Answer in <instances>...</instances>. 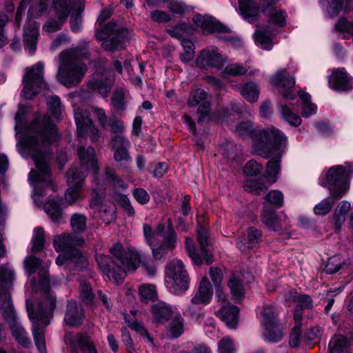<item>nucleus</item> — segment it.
I'll use <instances>...</instances> for the list:
<instances>
[{"label": "nucleus", "instance_id": "nucleus-1", "mask_svg": "<svg viewBox=\"0 0 353 353\" xmlns=\"http://www.w3.org/2000/svg\"><path fill=\"white\" fill-rule=\"evenodd\" d=\"M57 137L55 125L50 117L46 115L41 121L36 119L30 124L21 141V148L19 149L21 155L24 157L30 156L37 170L30 172L29 179L34 189L32 198L38 206L43 204L40 199L48 188L55 191L48 163L50 154L48 148Z\"/></svg>", "mask_w": 353, "mask_h": 353}, {"label": "nucleus", "instance_id": "nucleus-2", "mask_svg": "<svg viewBox=\"0 0 353 353\" xmlns=\"http://www.w3.org/2000/svg\"><path fill=\"white\" fill-rule=\"evenodd\" d=\"M109 252L115 260L101 254L96 255V260L103 273L110 280L116 283L123 281L126 272L136 270L141 262V256L139 253L125 248L120 242L114 243L110 248Z\"/></svg>", "mask_w": 353, "mask_h": 353}, {"label": "nucleus", "instance_id": "nucleus-3", "mask_svg": "<svg viewBox=\"0 0 353 353\" xmlns=\"http://www.w3.org/2000/svg\"><path fill=\"white\" fill-rule=\"evenodd\" d=\"M56 306V297L49 288L40 292L35 307L32 301L26 300V310L32 323V335L41 353L46 352L44 329L50 324Z\"/></svg>", "mask_w": 353, "mask_h": 353}, {"label": "nucleus", "instance_id": "nucleus-4", "mask_svg": "<svg viewBox=\"0 0 353 353\" xmlns=\"http://www.w3.org/2000/svg\"><path fill=\"white\" fill-rule=\"evenodd\" d=\"M88 47V42L81 40L76 47L59 54L57 77L60 83L67 88H72L81 81L87 70V67L81 59H89Z\"/></svg>", "mask_w": 353, "mask_h": 353}, {"label": "nucleus", "instance_id": "nucleus-5", "mask_svg": "<svg viewBox=\"0 0 353 353\" xmlns=\"http://www.w3.org/2000/svg\"><path fill=\"white\" fill-rule=\"evenodd\" d=\"M78 156L81 163V170H79L77 167H72L66 174L68 188L65 193V199L69 205H72L79 199L84 197L81 194V189L86 172H93L92 176L95 174H102V173H99V167L92 147H88L87 149L83 146L79 147Z\"/></svg>", "mask_w": 353, "mask_h": 353}, {"label": "nucleus", "instance_id": "nucleus-6", "mask_svg": "<svg viewBox=\"0 0 353 353\" xmlns=\"http://www.w3.org/2000/svg\"><path fill=\"white\" fill-rule=\"evenodd\" d=\"M235 132L241 137L250 136L254 140L256 152L266 158L271 155L272 148L280 150L285 148L288 142L287 137L281 130L272 127L256 133L252 123L249 121L239 123Z\"/></svg>", "mask_w": 353, "mask_h": 353}, {"label": "nucleus", "instance_id": "nucleus-7", "mask_svg": "<svg viewBox=\"0 0 353 353\" xmlns=\"http://www.w3.org/2000/svg\"><path fill=\"white\" fill-rule=\"evenodd\" d=\"M91 188L96 196L99 197L109 192L112 197L118 200L130 216L134 215V210L128 197L119 192L125 191L128 185L112 169L106 168L102 174H95L92 176Z\"/></svg>", "mask_w": 353, "mask_h": 353}, {"label": "nucleus", "instance_id": "nucleus-8", "mask_svg": "<svg viewBox=\"0 0 353 353\" xmlns=\"http://www.w3.org/2000/svg\"><path fill=\"white\" fill-rule=\"evenodd\" d=\"M143 231L145 241L151 248L155 259H161L177 245V235L170 219L168 220L167 226L163 223H159L153 229L151 225L145 224Z\"/></svg>", "mask_w": 353, "mask_h": 353}, {"label": "nucleus", "instance_id": "nucleus-9", "mask_svg": "<svg viewBox=\"0 0 353 353\" xmlns=\"http://www.w3.org/2000/svg\"><path fill=\"white\" fill-rule=\"evenodd\" d=\"M83 243L82 237L73 233L55 236L53 239L55 250L57 252H65L56 259L57 265H65L68 267L74 265L77 268H85L88 265L87 257L75 248V246L81 245Z\"/></svg>", "mask_w": 353, "mask_h": 353}, {"label": "nucleus", "instance_id": "nucleus-10", "mask_svg": "<svg viewBox=\"0 0 353 353\" xmlns=\"http://www.w3.org/2000/svg\"><path fill=\"white\" fill-rule=\"evenodd\" d=\"M279 0H263L260 6L254 0H239L241 15L250 23L257 19L259 11L269 16V21L283 27L286 24L285 12L273 6Z\"/></svg>", "mask_w": 353, "mask_h": 353}, {"label": "nucleus", "instance_id": "nucleus-11", "mask_svg": "<svg viewBox=\"0 0 353 353\" xmlns=\"http://www.w3.org/2000/svg\"><path fill=\"white\" fill-rule=\"evenodd\" d=\"M352 174L353 168L349 163H345V165H334L328 170L325 178L319 179V184L327 187L335 199H340L347 191V181Z\"/></svg>", "mask_w": 353, "mask_h": 353}, {"label": "nucleus", "instance_id": "nucleus-12", "mask_svg": "<svg viewBox=\"0 0 353 353\" xmlns=\"http://www.w3.org/2000/svg\"><path fill=\"white\" fill-rule=\"evenodd\" d=\"M129 35L127 29L112 21L99 28L95 34L97 40L103 41L102 47L108 51L123 49Z\"/></svg>", "mask_w": 353, "mask_h": 353}, {"label": "nucleus", "instance_id": "nucleus-13", "mask_svg": "<svg viewBox=\"0 0 353 353\" xmlns=\"http://www.w3.org/2000/svg\"><path fill=\"white\" fill-rule=\"evenodd\" d=\"M165 283L168 291L174 294H181L188 290V277L181 261H173L169 264Z\"/></svg>", "mask_w": 353, "mask_h": 353}, {"label": "nucleus", "instance_id": "nucleus-14", "mask_svg": "<svg viewBox=\"0 0 353 353\" xmlns=\"http://www.w3.org/2000/svg\"><path fill=\"white\" fill-rule=\"evenodd\" d=\"M44 82V65L38 62L26 69L23 78V96L28 99H32L37 94Z\"/></svg>", "mask_w": 353, "mask_h": 353}, {"label": "nucleus", "instance_id": "nucleus-15", "mask_svg": "<svg viewBox=\"0 0 353 353\" xmlns=\"http://www.w3.org/2000/svg\"><path fill=\"white\" fill-rule=\"evenodd\" d=\"M90 113L86 110L79 107L74 108V117L77 128V134L80 138L90 137L92 141L100 137L98 128L90 119Z\"/></svg>", "mask_w": 353, "mask_h": 353}, {"label": "nucleus", "instance_id": "nucleus-16", "mask_svg": "<svg viewBox=\"0 0 353 353\" xmlns=\"http://www.w3.org/2000/svg\"><path fill=\"white\" fill-rule=\"evenodd\" d=\"M212 294L213 290L209 280L206 277H203L201 281L198 292L191 299L193 305L188 307V311L192 319L199 321L203 317V312L202 311L196 312L194 305L208 304Z\"/></svg>", "mask_w": 353, "mask_h": 353}, {"label": "nucleus", "instance_id": "nucleus-17", "mask_svg": "<svg viewBox=\"0 0 353 353\" xmlns=\"http://www.w3.org/2000/svg\"><path fill=\"white\" fill-rule=\"evenodd\" d=\"M270 83L281 89V93L287 100H294L296 94L292 92L295 85V79L288 75L286 69H279L270 78Z\"/></svg>", "mask_w": 353, "mask_h": 353}, {"label": "nucleus", "instance_id": "nucleus-18", "mask_svg": "<svg viewBox=\"0 0 353 353\" xmlns=\"http://www.w3.org/2000/svg\"><path fill=\"white\" fill-rule=\"evenodd\" d=\"M218 301L221 302V307L216 312V315L228 325L230 328H236L238 323V316L239 310L236 305L226 303L225 296L221 294L219 290L216 292Z\"/></svg>", "mask_w": 353, "mask_h": 353}, {"label": "nucleus", "instance_id": "nucleus-19", "mask_svg": "<svg viewBox=\"0 0 353 353\" xmlns=\"http://www.w3.org/2000/svg\"><path fill=\"white\" fill-rule=\"evenodd\" d=\"M112 82L113 78L110 72L99 68L95 72L93 80L88 82V86L90 90L106 97L110 92Z\"/></svg>", "mask_w": 353, "mask_h": 353}, {"label": "nucleus", "instance_id": "nucleus-20", "mask_svg": "<svg viewBox=\"0 0 353 353\" xmlns=\"http://www.w3.org/2000/svg\"><path fill=\"white\" fill-rule=\"evenodd\" d=\"M328 85L334 90L347 92L353 89V78L345 68H337L329 76Z\"/></svg>", "mask_w": 353, "mask_h": 353}, {"label": "nucleus", "instance_id": "nucleus-21", "mask_svg": "<svg viewBox=\"0 0 353 353\" xmlns=\"http://www.w3.org/2000/svg\"><path fill=\"white\" fill-rule=\"evenodd\" d=\"M94 112L101 126L105 130H109L116 135H123L125 130L123 122L116 116L112 115L108 117L104 110L94 107Z\"/></svg>", "mask_w": 353, "mask_h": 353}, {"label": "nucleus", "instance_id": "nucleus-22", "mask_svg": "<svg viewBox=\"0 0 353 353\" xmlns=\"http://www.w3.org/2000/svg\"><path fill=\"white\" fill-rule=\"evenodd\" d=\"M54 6L58 19L50 20L46 23L43 30L48 33L59 30L69 14V8L66 6V2L61 0H54Z\"/></svg>", "mask_w": 353, "mask_h": 353}, {"label": "nucleus", "instance_id": "nucleus-23", "mask_svg": "<svg viewBox=\"0 0 353 353\" xmlns=\"http://www.w3.org/2000/svg\"><path fill=\"white\" fill-rule=\"evenodd\" d=\"M225 61V59L217 50H205L200 53L196 60V63L201 68H214L220 70Z\"/></svg>", "mask_w": 353, "mask_h": 353}, {"label": "nucleus", "instance_id": "nucleus-24", "mask_svg": "<svg viewBox=\"0 0 353 353\" xmlns=\"http://www.w3.org/2000/svg\"><path fill=\"white\" fill-rule=\"evenodd\" d=\"M130 141L123 135H114L111 138V148L114 151V159L117 162L131 161L128 149Z\"/></svg>", "mask_w": 353, "mask_h": 353}, {"label": "nucleus", "instance_id": "nucleus-25", "mask_svg": "<svg viewBox=\"0 0 353 353\" xmlns=\"http://www.w3.org/2000/svg\"><path fill=\"white\" fill-rule=\"evenodd\" d=\"M193 21L202 29L203 34H204L215 32H224L227 31V28L210 16L196 14L193 18Z\"/></svg>", "mask_w": 353, "mask_h": 353}, {"label": "nucleus", "instance_id": "nucleus-26", "mask_svg": "<svg viewBox=\"0 0 353 353\" xmlns=\"http://www.w3.org/2000/svg\"><path fill=\"white\" fill-rule=\"evenodd\" d=\"M84 312L81 305L75 301L68 302L64 317L65 323L70 326H77L82 323Z\"/></svg>", "mask_w": 353, "mask_h": 353}, {"label": "nucleus", "instance_id": "nucleus-27", "mask_svg": "<svg viewBox=\"0 0 353 353\" xmlns=\"http://www.w3.org/2000/svg\"><path fill=\"white\" fill-rule=\"evenodd\" d=\"M38 35L37 24L30 20L24 27L23 41L25 48L32 54L34 53L37 49Z\"/></svg>", "mask_w": 353, "mask_h": 353}, {"label": "nucleus", "instance_id": "nucleus-28", "mask_svg": "<svg viewBox=\"0 0 353 353\" xmlns=\"http://www.w3.org/2000/svg\"><path fill=\"white\" fill-rule=\"evenodd\" d=\"M196 233L202 256L208 265L211 264L213 262V256L208 240V232L205 227L199 225L197 227Z\"/></svg>", "mask_w": 353, "mask_h": 353}, {"label": "nucleus", "instance_id": "nucleus-29", "mask_svg": "<svg viewBox=\"0 0 353 353\" xmlns=\"http://www.w3.org/2000/svg\"><path fill=\"white\" fill-rule=\"evenodd\" d=\"M261 238V232L256 228H250L248 229V233L238 241L237 247L241 252H246L249 250L256 248Z\"/></svg>", "mask_w": 353, "mask_h": 353}, {"label": "nucleus", "instance_id": "nucleus-30", "mask_svg": "<svg viewBox=\"0 0 353 353\" xmlns=\"http://www.w3.org/2000/svg\"><path fill=\"white\" fill-rule=\"evenodd\" d=\"M69 12H71L70 28L72 32H78L81 30V14L84 10V3L82 0H74L71 4H68Z\"/></svg>", "mask_w": 353, "mask_h": 353}, {"label": "nucleus", "instance_id": "nucleus-31", "mask_svg": "<svg viewBox=\"0 0 353 353\" xmlns=\"http://www.w3.org/2000/svg\"><path fill=\"white\" fill-rule=\"evenodd\" d=\"M0 312L8 324L17 321V316L11 302L10 294L6 292L0 293Z\"/></svg>", "mask_w": 353, "mask_h": 353}, {"label": "nucleus", "instance_id": "nucleus-32", "mask_svg": "<svg viewBox=\"0 0 353 353\" xmlns=\"http://www.w3.org/2000/svg\"><path fill=\"white\" fill-rule=\"evenodd\" d=\"M16 274L12 265L9 263L3 264L0 267V290L8 291L13 287Z\"/></svg>", "mask_w": 353, "mask_h": 353}, {"label": "nucleus", "instance_id": "nucleus-33", "mask_svg": "<svg viewBox=\"0 0 353 353\" xmlns=\"http://www.w3.org/2000/svg\"><path fill=\"white\" fill-rule=\"evenodd\" d=\"M152 314L156 322L163 323L174 314V310L163 301L158 302L152 307Z\"/></svg>", "mask_w": 353, "mask_h": 353}, {"label": "nucleus", "instance_id": "nucleus-34", "mask_svg": "<svg viewBox=\"0 0 353 353\" xmlns=\"http://www.w3.org/2000/svg\"><path fill=\"white\" fill-rule=\"evenodd\" d=\"M90 205L92 208L98 211L99 216L105 223H110L116 219L115 207L112 203L103 204L96 201L91 202Z\"/></svg>", "mask_w": 353, "mask_h": 353}, {"label": "nucleus", "instance_id": "nucleus-35", "mask_svg": "<svg viewBox=\"0 0 353 353\" xmlns=\"http://www.w3.org/2000/svg\"><path fill=\"white\" fill-rule=\"evenodd\" d=\"M262 221L266 228L270 230L279 232L282 230L275 211L272 210L269 206L265 205L263 207Z\"/></svg>", "mask_w": 353, "mask_h": 353}, {"label": "nucleus", "instance_id": "nucleus-36", "mask_svg": "<svg viewBox=\"0 0 353 353\" xmlns=\"http://www.w3.org/2000/svg\"><path fill=\"white\" fill-rule=\"evenodd\" d=\"M330 353H349V343L346 336L335 334L328 345Z\"/></svg>", "mask_w": 353, "mask_h": 353}, {"label": "nucleus", "instance_id": "nucleus-37", "mask_svg": "<svg viewBox=\"0 0 353 353\" xmlns=\"http://www.w3.org/2000/svg\"><path fill=\"white\" fill-rule=\"evenodd\" d=\"M298 95L301 99L302 107H301V115L305 118H308L310 116L314 114L317 110V106L312 102V97L310 94L303 90L298 92Z\"/></svg>", "mask_w": 353, "mask_h": 353}, {"label": "nucleus", "instance_id": "nucleus-38", "mask_svg": "<svg viewBox=\"0 0 353 353\" xmlns=\"http://www.w3.org/2000/svg\"><path fill=\"white\" fill-rule=\"evenodd\" d=\"M43 208L46 214L54 223H61L63 218V214L58 201H48L44 204Z\"/></svg>", "mask_w": 353, "mask_h": 353}, {"label": "nucleus", "instance_id": "nucleus-39", "mask_svg": "<svg viewBox=\"0 0 353 353\" xmlns=\"http://www.w3.org/2000/svg\"><path fill=\"white\" fill-rule=\"evenodd\" d=\"M14 339L25 347L30 345L31 341L28 338L27 332L25 331L21 325L17 321L9 324Z\"/></svg>", "mask_w": 353, "mask_h": 353}, {"label": "nucleus", "instance_id": "nucleus-40", "mask_svg": "<svg viewBox=\"0 0 353 353\" xmlns=\"http://www.w3.org/2000/svg\"><path fill=\"white\" fill-rule=\"evenodd\" d=\"M278 312L272 305H265L260 313V321L263 327L277 323Z\"/></svg>", "mask_w": 353, "mask_h": 353}, {"label": "nucleus", "instance_id": "nucleus-41", "mask_svg": "<svg viewBox=\"0 0 353 353\" xmlns=\"http://www.w3.org/2000/svg\"><path fill=\"white\" fill-rule=\"evenodd\" d=\"M279 108L283 119L288 123L290 125L293 126H299L301 123V117L292 112L291 108L285 103H282L281 101L279 103Z\"/></svg>", "mask_w": 353, "mask_h": 353}, {"label": "nucleus", "instance_id": "nucleus-42", "mask_svg": "<svg viewBox=\"0 0 353 353\" xmlns=\"http://www.w3.org/2000/svg\"><path fill=\"white\" fill-rule=\"evenodd\" d=\"M74 345L77 346L82 353H98L91 339L85 334L77 336Z\"/></svg>", "mask_w": 353, "mask_h": 353}, {"label": "nucleus", "instance_id": "nucleus-43", "mask_svg": "<svg viewBox=\"0 0 353 353\" xmlns=\"http://www.w3.org/2000/svg\"><path fill=\"white\" fill-rule=\"evenodd\" d=\"M240 92L241 95L251 103H254L258 100L260 93L258 85L253 82H249L242 85Z\"/></svg>", "mask_w": 353, "mask_h": 353}, {"label": "nucleus", "instance_id": "nucleus-44", "mask_svg": "<svg viewBox=\"0 0 353 353\" xmlns=\"http://www.w3.org/2000/svg\"><path fill=\"white\" fill-rule=\"evenodd\" d=\"M280 171V152L267 163L266 177L270 183H275Z\"/></svg>", "mask_w": 353, "mask_h": 353}, {"label": "nucleus", "instance_id": "nucleus-45", "mask_svg": "<svg viewBox=\"0 0 353 353\" xmlns=\"http://www.w3.org/2000/svg\"><path fill=\"white\" fill-rule=\"evenodd\" d=\"M46 242L45 232L43 228L37 227L34 230L33 236L31 240L32 252H37L41 251L44 248Z\"/></svg>", "mask_w": 353, "mask_h": 353}, {"label": "nucleus", "instance_id": "nucleus-46", "mask_svg": "<svg viewBox=\"0 0 353 353\" xmlns=\"http://www.w3.org/2000/svg\"><path fill=\"white\" fill-rule=\"evenodd\" d=\"M270 35L271 32L268 29L257 30L254 34L256 43L265 50H270L272 47Z\"/></svg>", "mask_w": 353, "mask_h": 353}, {"label": "nucleus", "instance_id": "nucleus-47", "mask_svg": "<svg viewBox=\"0 0 353 353\" xmlns=\"http://www.w3.org/2000/svg\"><path fill=\"white\" fill-rule=\"evenodd\" d=\"M184 332V320L180 313L174 315L169 326V332L172 337L177 338Z\"/></svg>", "mask_w": 353, "mask_h": 353}, {"label": "nucleus", "instance_id": "nucleus-48", "mask_svg": "<svg viewBox=\"0 0 353 353\" xmlns=\"http://www.w3.org/2000/svg\"><path fill=\"white\" fill-rule=\"evenodd\" d=\"M337 199H335L330 194V196L323 199L314 207V214L316 215H325L328 214L331 211L335 201Z\"/></svg>", "mask_w": 353, "mask_h": 353}, {"label": "nucleus", "instance_id": "nucleus-49", "mask_svg": "<svg viewBox=\"0 0 353 353\" xmlns=\"http://www.w3.org/2000/svg\"><path fill=\"white\" fill-rule=\"evenodd\" d=\"M208 94L204 90L197 88L189 94L187 103L189 106H196L208 99Z\"/></svg>", "mask_w": 353, "mask_h": 353}, {"label": "nucleus", "instance_id": "nucleus-50", "mask_svg": "<svg viewBox=\"0 0 353 353\" xmlns=\"http://www.w3.org/2000/svg\"><path fill=\"white\" fill-rule=\"evenodd\" d=\"M345 265H346L345 260L339 255H334L328 259L325 271L330 274H334Z\"/></svg>", "mask_w": 353, "mask_h": 353}, {"label": "nucleus", "instance_id": "nucleus-51", "mask_svg": "<svg viewBox=\"0 0 353 353\" xmlns=\"http://www.w3.org/2000/svg\"><path fill=\"white\" fill-rule=\"evenodd\" d=\"M263 336L270 342H278L283 338V333L277 323L265 327Z\"/></svg>", "mask_w": 353, "mask_h": 353}, {"label": "nucleus", "instance_id": "nucleus-52", "mask_svg": "<svg viewBox=\"0 0 353 353\" xmlns=\"http://www.w3.org/2000/svg\"><path fill=\"white\" fill-rule=\"evenodd\" d=\"M181 44L183 46L184 52L181 54V60L184 62L191 61L194 56V46L192 41L188 39H181Z\"/></svg>", "mask_w": 353, "mask_h": 353}, {"label": "nucleus", "instance_id": "nucleus-53", "mask_svg": "<svg viewBox=\"0 0 353 353\" xmlns=\"http://www.w3.org/2000/svg\"><path fill=\"white\" fill-rule=\"evenodd\" d=\"M161 1H169V8L174 13L181 14L185 10V5L176 0H147L148 3L152 6H157Z\"/></svg>", "mask_w": 353, "mask_h": 353}, {"label": "nucleus", "instance_id": "nucleus-54", "mask_svg": "<svg viewBox=\"0 0 353 353\" xmlns=\"http://www.w3.org/2000/svg\"><path fill=\"white\" fill-rule=\"evenodd\" d=\"M112 103L117 110H124L127 106L125 92L121 89L115 90L112 97Z\"/></svg>", "mask_w": 353, "mask_h": 353}, {"label": "nucleus", "instance_id": "nucleus-55", "mask_svg": "<svg viewBox=\"0 0 353 353\" xmlns=\"http://www.w3.org/2000/svg\"><path fill=\"white\" fill-rule=\"evenodd\" d=\"M228 286L235 299H240L244 296V288L241 281L236 276H232L228 281Z\"/></svg>", "mask_w": 353, "mask_h": 353}, {"label": "nucleus", "instance_id": "nucleus-56", "mask_svg": "<svg viewBox=\"0 0 353 353\" xmlns=\"http://www.w3.org/2000/svg\"><path fill=\"white\" fill-rule=\"evenodd\" d=\"M139 292L141 300L144 303L153 301L157 297L156 288L153 285H143L140 286Z\"/></svg>", "mask_w": 353, "mask_h": 353}, {"label": "nucleus", "instance_id": "nucleus-57", "mask_svg": "<svg viewBox=\"0 0 353 353\" xmlns=\"http://www.w3.org/2000/svg\"><path fill=\"white\" fill-rule=\"evenodd\" d=\"M79 297L87 303H91L94 299V294L90 284L85 281H80Z\"/></svg>", "mask_w": 353, "mask_h": 353}, {"label": "nucleus", "instance_id": "nucleus-58", "mask_svg": "<svg viewBox=\"0 0 353 353\" xmlns=\"http://www.w3.org/2000/svg\"><path fill=\"white\" fill-rule=\"evenodd\" d=\"M243 188L245 191L256 195L261 194L267 188L262 183L255 180H247Z\"/></svg>", "mask_w": 353, "mask_h": 353}, {"label": "nucleus", "instance_id": "nucleus-59", "mask_svg": "<svg viewBox=\"0 0 353 353\" xmlns=\"http://www.w3.org/2000/svg\"><path fill=\"white\" fill-rule=\"evenodd\" d=\"M248 70L241 64L235 63L228 65L224 69V73L228 75L237 77L245 74Z\"/></svg>", "mask_w": 353, "mask_h": 353}, {"label": "nucleus", "instance_id": "nucleus-60", "mask_svg": "<svg viewBox=\"0 0 353 353\" xmlns=\"http://www.w3.org/2000/svg\"><path fill=\"white\" fill-rule=\"evenodd\" d=\"M47 104L52 114L57 119H59L61 112V100L57 96H50L47 99Z\"/></svg>", "mask_w": 353, "mask_h": 353}, {"label": "nucleus", "instance_id": "nucleus-61", "mask_svg": "<svg viewBox=\"0 0 353 353\" xmlns=\"http://www.w3.org/2000/svg\"><path fill=\"white\" fill-rule=\"evenodd\" d=\"M185 247L188 255L192 259L193 263L196 265H200L202 263V259L196 252L193 241L191 238L185 237Z\"/></svg>", "mask_w": 353, "mask_h": 353}, {"label": "nucleus", "instance_id": "nucleus-62", "mask_svg": "<svg viewBox=\"0 0 353 353\" xmlns=\"http://www.w3.org/2000/svg\"><path fill=\"white\" fill-rule=\"evenodd\" d=\"M265 199L276 208H281L283 204V194L279 190H271L265 196Z\"/></svg>", "mask_w": 353, "mask_h": 353}, {"label": "nucleus", "instance_id": "nucleus-63", "mask_svg": "<svg viewBox=\"0 0 353 353\" xmlns=\"http://www.w3.org/2000/svg\"><path fill=\"white\" fill-rule=\"evenodd\" d=\"M70 224L74 231L81 232L85 228L86 218L82 214H74L71 217Z\"/></svg>", "mask_w": 353, "mask_h": 353}, {"label": "nucleus", "instance_id": "nucleus-64", "mask_svg": "<svg viewBox=\"0 0 353 353\" xmlns=\"http://www.w3.org/2000/svg\"><path fill=\"white\" fill-rule=\"evenodd\" d=\"M236 348L232 340L228 337L223 338L218 343L219 353H235Z\"/></svg>", "mask_w": 353, "mask_h": 353}]
</instances>
